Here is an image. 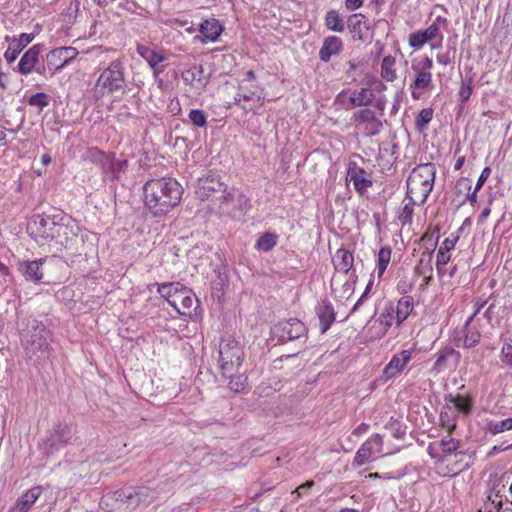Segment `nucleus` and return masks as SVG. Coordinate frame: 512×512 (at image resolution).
Returning a JSON list of instances; mask_svg holds the SVG:
<instances>
[{
	"instance_id": "nucleus-44",
	"label": "nucleus",
	"mask_w": 512,
	"mask_h": 512,
	"mask_svg": "<svg viewBox=\"0 0 512 512\" xmlns=\"http://www.w3.org/2000/svg\"><path fill=\"white\" fill-rule=\"evenodd\" d=\"M395 58L392 56H385L381 63V76L388 82H392L396 79V71L394 69Z\"/></svg>"
},
{
	"instance_id": "nucleus-3",
	"label": "nucleus",
	"mask_w": 512,
	"mask_h": 512,
	"mask_svg": "<svg viewBox=\"0 0 512 512\" xmlns=\"http://www.w3.org/2000/svg\"><path fill=\"white\" fill-rule=\"evenodd\" d=\"M61 220H67V217L62 212H57L52 215H34L28 223L27 230L38 244L44 245L54 240Z\"/></svg>"
},
{
	"instance_id": "nucleus-59",
	"label": "nucleus",
	"mask_w": 512,
	"mask_h": 512,
	"mask_svg": "<svg viewBox=\"0 0 512 512\" xmlns=\"http://www.w3.org/2000/svg\"><path fill=\"white\" fill-rule=\"evenodd\" d=\"M502 362L512 366V340L504 343L501 350Z\"/></svg>"
},
{
	"instance_id": "nucleus-42",
	"label": "nucleus",
	"mask_w": 512,
	"mask_h": 512,
	"mask_svg": "<svg viewBox=\"0 0 512 512\" xmlns=\"http://www.w3.org/2000/svg\"><path fill=\"white\" fill-rule=\"evenodd\" d=\"M457 415L452 411V407L447 405L446 410H442L440 413V424L443 428H446L448 433L451 434L456 429Z\"/></svg>"
},
{
	"instance_id": "nucleus-36",
	"label": "nucleus",
	"mask_w": 512,
	"mask_h": 512,
	"mask_svg": "<svg viewBox=\"0 0 512 512\" xmlns=\"http://www.w3.org/2000/svg\"><path fill=\"white\" fill-rule=\"evenodd\" d=\"M183 287L179 282L162 283L158 285L157 291L169 305L176 307V301L172 298L177 297L176 295L180 294Z\"/></svg>"
},
{
	"instance_id": "nucleus-48",
	"label": "nucleus",
	"mask_w": 512,
	"mask_h": 512,
	"mask_svg": "<svg viewBox=\"0 0 512 512\" xmlns=\"http://www.w3.org/2000/svg\"><path fill=\"white\" fill-rule=\"evenodd\" d=\"M166 60V56L162 51L153 50L149 57L146 59L149 66L152 68L154 75H159L163 72L164 67L159 64Z\"/></svg>"
},
{
	"instance_id": "nucleus-5",
	"label": "nucleus",
	"mask_w": 512,
	"mask_h": 512,
	"mask_svg": "<svg viewBox=\"0 0 512 512\" xmlns=\"http://www.w3.org/2000/svg\"><path fill=\"white\" fill-rule=\"evenodd\" d=\"M73 436L72 427L65 421L58 420L39 441V447L47 457H50L69 445Z\"/></svg>"
},
{
	"instance_id": "nucleus-6",
	"label": "nucleus",
	"mask_w": 512,
	"mask_h": 512,
	"mask_svg": "<svg viewBox=\"0 0 512 512\" xmlns=\"http://www.w3.org/2000/svg\"><path fill=\"white\" fill-rule=\"evenodd\" d=\"M125 86L124 66L118 61H112L97 79L95 94L104 96L122 89Z\"/></svg>"
},
{
	"instance_id": "nucleus-4",
	"label": "nucleus",
	"mask_w": 512,
	"mask_h": 512,
	"mask_svg": "<svg viewBox=\"0 0 512 512\" xmlns=\"http://www.w3.org/2000/svg\"><path fill=\"white\" fill-rule=\"evenodd\" d=\"M245 353L240 341L228 337L219 344V368L222 375L238 373L244 361Z\"/></svg>"
},
{
	"instance_id": "nucleus-13",
	"label": "nucleus",
	"mask_w": 512,
	"mask_h": 512,
	"mask_svg": "<svg viewBox=\"0 0 512 512\" xmlns=\"http://www.w3.org/2000/svg\"><path fill=\"white\" fill-rule=\"evenodd\" d=\"M353 120L358 124H364V134L367 137H374L378 135L383 129V123L376 117L373 110L364 108L358 110L353 115Z\"/></svg>"
},
{
	"instance_id": "nucleus-38",
	"label": "nucleus",
	"mask_w": 512,
	"mask_h": 512,
	"mask_svg": "<svg viewBox=\"0 0 512 512\" xmlns=\"http://www.w3.org/2000/svg\"><path fill=\"white\" fill-rule=\"evenodd\" d=\"M445 401L447 405L451 404L457 412L469 414L472 410V400L468 396L447 394Z\"/></svg>"
},
{
	"instance_id": "nucleus-12",
	"label": "nucleus",
	"mask_w": 512,
	"mask_h": 512,
	"mask_svg": "<svg viewBox=\"0 0 512 512\" xmlns=\"http://www.w3.org/2000/svg\"><path fill=\"white\" fill-rule=\"evenodd\" d=\"M130 496L131 492H129V487L108 492L102 496L100 506L107 512L131 511L133 509L130 507Z\"/></svg>"
},
{
	"instance_id": "nucleus-45",
	"label": "nucleus",
	"mask_w": 512,
	"mask_h": 512,
	"mask_svg": "<svg viewBox=\"0 0 512 512\" xmlns=\"http://www.w3.org/2000/svg\"><path fill=\"white\" fill-rule=\"evenodd\" d=\"M112 156L106 155L104 152L99 150L97 147H92L87 150V158L93 163L100 166L102 172L104 171L106 164Z\"/></svg>"
},
{
	"instance_id": "nucleus-23",
	"label": "nucleus",
	"mask_w": 512,
	"mask_h": 512,
	"mask_svg": "<svg viewBox=\"0 0 512 512\" xmlns=\"http://www.w3.org/2000/svg\"><path fill=\"white\" fill-rule=\"evenodd\" d=\"M33 33H22L19 38H13L8 49L4 53V58L8 63L14 62L22 50L34 40Z\"/></svg>"
},
{
	"instance_id": "nucleus-39",
	"label": "nucleus",
	"mask_w": 512,
	"mask_h": 512,
	"mask_svg": "<svg viewBox=\"0 0 512 512\" xmlns=\"http://www.w3.org/2000/svg\"><path fill=\"white\" fill-rule=\"evenodd\" d=\"M375 98L373 91L369 88H361L352 91L349 101L354 107L368 106Z\"/></svg>"
},
{
	"instance_id": "nucleus-53",
	"label": "nucleus",
	"mask_w": 512,
	"mask_h": 512,
	"mask_svg": "<svg viewBox=\"0 0 512 512\" xmlns=\"http://www.w3.org/2000/svg\"><path fill=\"white\" fill-rule=\"evenodd\" d=\"M439 446L446 455L457 454L460 442L454 438H443L440 440Z\"/></svg>"
},
{
	"instance_id": "nucleus-61",
	"label": "nucleus",
	"mask_w": 512,
	"mask_h": 512,
	"mask_svg": "<svg viewBox=\"0 0 512 512\" xmlns=\"http://www.w3.org/2000/svg\"><path fill=\"white\" fill-rule=\"evenodd\" d=\"M10 273L6 265L0 261V290H3L10 282Z\"/></svg>"
},
{
	"instance_id": "nucleus-32",
	"label": "nucleus",
	"mask_w": 512,
	"mask_h": 512,
	"mask_svg": "<svg viewBox=\"0 0 512 512\" xmlns=\"http://www.w3.org/2000/svg\"><path fill=\"white\" fill-rule=\"evenodd\" d=\"M411 68L416 73V77L410 85V88L413 89L411 95L413 99L417 100L420 98V95L415 90L430 88L432 86V74L431 72L419 70L417 67Z\"/></svg>"
},
{
	"instance_id": "nucleus-54",
	"label": "nucleus",
	"mask_w": 512,
	"mask_h": 512,
	"mask_svg": "<svg viewBox=\"0 0 512 512\" xmlns=\"http://www.w3.org/2000/svg\"><path fill=\"white\" fill-rule=\"evenodd\" d=\"M508 430H512V418L489 423V431L492 434H498Z\"/></svg>"
},
{
	"instance_id": "nucleus-43",
	"label": "nucleus",
	"mask_w": 512,
	"mask_h": 512,
	"mask_svg": "<svg viewBox=\"0 0 512 512\" xmlns=\"http://www.w3.org/2000/svg\"><path fill=\"white\" fill-rule=\"evenodd\" d=\"M391 254H392V250L388 246L382 247L379 250L378 256H377V267H376L378 278H381L383 276L388 264L390 263Z\"/></svg>"
},
{
	"instance_id": "nucleus-41",
	"label": "nucleus",
	"mask_w": 512,
	"mask_h": 512,
	"mask_svg": "<svg viewBox=\"0 0 512 512\" xmlns=\"http://www.w3.org/2000/svg\"><path fill=\"white\" fill-rule=\"evenodd\" d=\"M326 27L334 32H343L345 30V24L343 19L340 17L336 10H330L325 16Z\"/></svg>"
},
{
	"instance_id": "nucleus-51",
	"label": "nucleus",
	"mask_w": 512,
	"mask_h": 512,
	"mask_svg": "<svg viewBox=\"0 0 512 512\" xmlns=\"http://www.w3.org/2000/svg\"><path fill=\"white\" fill-rule=\"evenodd\" d=\"M365 16L362 14H353L348 18L347 25L350 31L354 34H357L359 39L362 38V30L361 27L364 24Z\"/></svg>"
},
{
	"instance_id": "nucleus-55",
	"label": "nucleus",
	"mask_w": 512,
	"mask_h": 512,
	"mask_svg": "<svg viewBox=\"0 0 512 512\" xmlns=\"http://www.w3.org/2000/svg\"><path fill=\"white\" fill-rule=\"evenodd\" d=\"M28 104L30 106L39 107L40 110H42L44 107L48 106V104H49L48 95L43 92L35 93L29 97Z\"/></svg>"
},
{
	"instance_id": "nucleus-25",
	"label": "nucleus",
	"mask_w": 512,
	"mask_h": 512,
	"mask_svg": "<svg viewBox=\"0 0 512 512\" xmlns=\"http://www.w3.org/2000/svg\"><path fill=\"white\" fill-rule=\"evenodd\" d=\"M366 171L358 167L356 164L350 165L347 172V177L353 182L355 190L363 195L368 187L372 186V181L365 177Z\"/></svg>"
},
{
	"instance_id": "nucleus-21",
	"label": "nucleus",
	"mask_w": 512,
	"mask_h": 512,
	"mask_svg": "<svg viewBox=\"0 0 512 512\" xmlns=\"http://www.w3.org/2000/svg\"><path fill=\"white\" fill-rule=\"evenodd\" d=\"M129 492H131L130 507H132L133 510L140 505L148 506L157 497L155 490L145 486H129Z\"/></svg>"
},
{
	"instance_id": "nucleus-1",
	"label": "nucleus",
	"mask_w": 512,
	"mask_h": 512,
	"mask_svg": "<svg viewBox=\"0 0 512 512\" xmlns=\"http://www.w3.org/2000/svg\"><path fill=\"white\" fill-rule=\"evenodd\" d=\"M20 345L25 358L33 364L50 360L53 347V334L47 326L30 316L22 318L18 324Z\"/></svg>"
},
{
	"instance_id": "nucleus-56",
	"label": "nucleus",
	"mask_w": 512,
	"mask_h": 512,
	"mask_svg": "<svg viewBox=\"0 0 512 512\" xmlns=\"http://www.w3.org/2000/svg\"><path fill=\"white\" fill-rule=\"evenodd\" d=\"M416 204H412V201L409 200L407 204L404 205L401 212L399 213L398 219L401 221L403 225L410 224L413 218V207Z\"/></svg>"
},
{
	"instance_id": "nucleus-8",
	"label": "nucleus",
	"mask_w": 512,
	"mask_h": 512,
	"mask_svg": "<svg viewBox=\"0 0 512 512\" xmlns=\"http://www.w3.org/2000/svg\"><path fill=\"white\" fill-rule=\"evenodd\" d=\"M272 333L281 342L299 340L306 337L307 328L303 322L297 318H290L278 322L272 328Z\"/></svg>"
},
{
	"instance_id": "nucleus-11",
	"label": "nucleus",
	"mask_w": 512,
	"mask_h": 512,
	"mask_svg": "<svg viewBox=\"0 0 512 512\" xmlns=\"http://www.w3.org/2000/svg\"><path fill=\"white\" fill-rule=\"evenodd\" d=\"M383 450V438L379 434L369 437L357 450L353 459V467H361L366 463L373 461L376 454Z\"/></svg>"
},
{
	"instance_id": "nucleus-22",
	"label": "nucleus",
	"mask_w": 512,
	"mask_h": 512,
	"mask_svg": "<svg viewBox=\"0 0 512 512\" xmlns=\"http://www.w3.org/2000/svg\"><path fill=\"white\" fill-rule=\"evenodd\" d=\"M45 259L25 260L19 263L18 270L24 276L25 280L39 283L43 278L42 264Z\"/></svg>"
},
{
	"instance_id": "nucleus-14",
	"label": "nucleus",
	"mask_w": 512,
	"mask_h": 512,
	"mask_svg": "<svg viewBox=\"0 0 512 512\" xmlns=\"http://www.w3.org/2000/svg\"><path fill=\"white\" fill-rule=\"evenodd\" d=\"M411 358L412 352L410 350H402L394 354L382 372L381 378L383 381L387 382L399 376Z\"/></svg>"
},
{
	"instance_id": "nucleus-7",
	"label": "nucleus",
	"mask_w": 512,
	"mask_h": 512,
	"mask_svg": "<svg viewBox=\"0 0 512 512\" xmlns=\"http://www.w3.org/2000/svg\"><path fill=\"white\" fill-rule=\"evenodd\" d=\"M217 205L222 213L232 214L233 216H236L237 213L244 214L251 207L249 198L234 187L227 188Z\"/></svg>"
},
{
	"instance_id": "nucleus-19",
	"label": "nucleus",
	"mask_w": 512,
	"mask_h": 512,
	"mask_svg": "<svg viewBox=\"0 0 512 512\" xmlns=\"http://www.w3.org/2000/svg\"><path fill=\"white\" fill-rule=\"evenodd\" d=\"M44 49L43 44H35L30 47L21 57L17 70L23 75L30 74L39 61V56Z\"/></svg>"
},
{
	"instance_id": "nucleus-18",
	"label": "nucleus",
	"mask_w": 512,
	"mask_h": 512,
	"mask_svg": "<svg viewBox=\"0 0 512 512\" xmlns=\"http://www.w3.org/2000/svg\"><path fill=\"white\" fill-rule=\"evenodd\" d=\"M320 321V331L326 333L336 319V313L332 303L327 298H322L315 308Z\"/></svg>"
},
{
	"instance_id": "nucleus-33",
	"label": "nucleus",
	"mask_w": 512,
	"mask_h": 512,
	"mask_svg": "<svg viewBox=\"0 0 512 512\" xmlns=\"http://www.w3.org/2000/svg\"><path fill=\"white\" fill-rule=\"evenodd\" d=\"M127 166V160H115L114 156H112L102 172L103 177L110 181L117 180L120 178V174L126 171Z\"/></svg>"
},
{
	"instance_id": "nucleus-16",
	"label": "nucleus",
	"mask_w": 512,
	"mask_h": 512,
	"mask_svg": "<svg viewBox=\"0 0 512 512\" xmlns=\"http://www.w3.org/2000/svg\"><path fill=\"white\" fill-rule=\"evenodd\" d=\"M406 185V198L411 200L412 204L418 205H421L426 201L433 188L431 186L425 185L421 181L414 180V176H408Z\"/></svg>"
},
{
	"instance_id": "nucleus-47",
	"label": "nucleus",
	"mask_w": 512,
	"mask_h": 512,
	"mask_svg": "<svg viewBox=\"0 0 512 512\" xmlns=\"http://www.w3.org/2000/svg\"><path fill=\"white\" fill-rule=\"evenodd\" d=\"M188 119L197 128L205 129L208 126V114L202 109H191Z\"/></svg>"
},
{
	"instance_id": "nucleus-58",
	"label": "nucleus",
	"mask_w": 512,
	"mask_h": 512,
	"mask_svg": "<svg viewBox=\"0 0 512 512\" xmlns=\"http://www.w3.org/2000/svg\"><path fill=\"white\" fill-rule=\"evenodd\" d=\"M481 334L477 330L468 331L464 338V346L467 348L475 347L480 342Z\"/></svg>"
},
{
	"instance_id": "nucleus-31",
	"label": "nucleus",
	"mask_w": 512,
	"mask_h": 512,
	"mask_svg": "<svg viewBox=\"0 0 512 512\" xmlns=\"http://www.w3.org/2000/svg\"><path fill=\"white\" fill-rule=\"evenodd\" d=\"M223 31V27L217 19L204 20L199 26V32L206 41L215 42Z\"/></svg>"
},
{
	"instance_id": "nucleus-52",
	"label": "nucleus",
	"mask_w": 512,
	"mask_h": 512,
	"mask_svg": "<svg viewBox=\"0 0 512 512\" xmlns=\"http://www.w3.org/2000/svg\"><path fill=\"white\" fill-rule=\"evenodd\" d=\"M242 100L245 102L253 101L254 104L258 106H262L263 104V98L261 95L251 90L237 93L235 96V103L239 105V102Z\"/></svg>"
},
{
	"instance_id": "nucleus-40",
	"label": "nucleus",
	"mask_w": 512,
	"mask_h": 512,
	"mask_svg": "<svg viewBox=\"0 0 512 512\" xmlns=\"http://www.w3.org/2000/svg\"><path fill=\"white\" fill-rule=\"evenodd\" d=\"M277 241L278 236L275 233L265 232L257 239L255 247L259 251L269 252L277 245Z\"/></svg>"
},
{
	"instance_id": "nucleus-17",
	"label": "nucleus",
	"mask_w": 512,
	"mask_h": 512,
	"mask_svg": "<svg viewBox=\"0 0 512 512\" xmlns=\"http://www.w3.org/2000/svg\"><path fill=\"white\" fill-rule=\"evenodd\" d=\"M78 239L77 233L74 231V225L70 218L61 220L58 225L54 240L65 249H73L74 242Z\"/></svg>"
},
{
	"instance_id": "nucleus-20",
	"label": "nucleus",
	"mask_w": 512,
	"mask_h": 512,
	"mask_svg": "<svg viewBox=\"0 0 512 512\" xmlns=\"http://www.w3.org/2000/svg\"><path fill=\"white\" fill-rule=\"evenodd\" d=\"M439 38L441 42L443 39L442 34L440 33L439 27L436 25H430L428 28L424 30H418L409 35V45L414 49H419L424 46L427 42Z\"/></svg>"
},
{
	"instance_id": "nucleus-24",
	"label": "nucleus",
	"mask_w": 512,
	"mask_h": 512,
	"mask_svg": "<svg viewBox=\"0 0 512 512\" xmlns=\"http://www.w3.org/2000/svg\"><path fill=\"white\" fill-rule=\"evenodd\" d=\"M42 494L41 486H34L19 497L8 512H28Z\"/></svg>"
},
{
	"instance_id": "nucleus-37",
	"label": "nucleus",
	"mask_w": 512,
	"mask_h": 512,
	"mask_svg": "<svg viewBox=\"0 0 512 512\" xmlns=\"http://www.w3.org/2000/svg\"><path fill=\"white\" fill-rule=\"evenodd\" d=\"M458 238L449 239L446 238L438 250L436 258V267L439 274L443 272V266H445L450 260V250H452L456 244Z\"/></svg>"
},
{
	"instance_id": "nucleus-35",
	"label": "nucleus",
	"mask_w": 512,
	"mask_h": 512,
	"mask_svg": "<svg viewBox=\"0 0 512 512\" xmlns=\"http://www.w3.org/2000/svg\"><path fill=\"white\" fill-rule=\"evenodd\" d=\"M436 361L433 366V370L440 372L448 367V360L455 358L456 361L460 359V353L452 347H445L441 349L436 355Z\"/></svg>"
},
{
	"instance_id": "nucleus-49",
	"label": "nucleus",
	"mask_w": 512,
	"mask_h": 512,
	"mask_svg": "<svg viewBox=\"0 0 512 512\" xmlns=\"http://www.w3.org/2000/svg\"><path fill=\"white\" fill-rule=\"evenodd\" d=\"M433 118V109L432 108H424L422 109L415 119V128L418 132H423L427 125Z\"/></svg>"
},
{
	"instance_id": "nucleus-34",
	"label": "nucleus",
	"mask_w": 512,
	"mask_h": 512,
	"mask_svg": "<svg viewBox=\"0 0 512 512\" xmlns=\"http://www.w3.org/2000/svg\"><path fill=\"white\" fill-rule=\"evenodd\" d=\"M333 263L336 270L348 273L354 264L353 254L347 249L340 248L334 256Z\"/></svg>"
},
{
	"instance_id": "nucleus-62",
	"label": "nucleus",
	"mask_w": 512,
	"mask_h": 512,
	"mask_svg": "<svg viewBox=\"0 0 512 512\" xmlns=\"http://www.w3.org/2000/svg\"><path fill=\"white\" fill-rule=\"evenodd\" d=\"M398 290L405 296L413 288V281L406 275L403 277V281H400L397 286Z\"/></svg>"
},
{
	"instance_id": "nucleus-64",
	"label": "nucleus",
	"mask_w": 512,
	"mask_h": 512,
	"mask_svg": "<svg viewBox=\"0 0 512 512\" xmlns=\"http://www.w3.org/2000/svg\"><path fill=\"white\" fill-rule=\"evenodd\" d=\"M490 174H491V168L490 167H485L482 170V172H481V174H480V176H479V178L477 180L476 186H475L476 191H479L481 189V187L484 185V183L489 178Z\"/></svg>"
},
{
	"instance_id": "nucleus-29",
	"label": "nucleus",
	"mask_w": 512,
	"mask_h": 512,
	"mask_svg": "<svg viewBox=\"0 0 512 512\" xmlns=\"http://www.w3.org/2000/svg\"><path fill=\"white\" fill-rule=\"evenodd\" d=\"M436 175L434 163L420 164L413 169L409 176H414V180L423 182L425 185L433 187Z\"/></svg>"
},
{
	"instance_id": "nucleus-15",
	"label": "nucleus",
	"mask_w": 512,
	"mask_h": 512,
	"mask_svg": "<svg viewBox=\"0 0 512 512\" xmlns=\"http://www.w3.org/2000/svg\"><path fill=\"white\" fill-rule=\"evenodd\" d=\"M185 83L190 84L193 88L203 90L210 81V74L207 73L201 64H195L182 73Z\"/></svg>"
},
{
	"instance_id": "nucleus-27",
	"label": "nucleus",
	"mask_w": 512,
	"mask_h": 512,
	"mask_svg": "<svg viewBox=\"0 0 512 512\" xmlns=\"http://www.w3.org/2000/svg\"><path fill=\"white\" fill-rule=\"evenodd\" d=\"M343 49V42L337 36H328L324 39L319 50V58L322 62H329L332 56L340 54Z\"/></svg>"
},
{
	"instance_id": "nucleus-10",
	"label": "nucleus",
	"mask_w": 512,
	"mask_h": 512,
	"mask_svg": "<svg viewBox=\"0 0 512 512\" xmlns=\"http://www.w3.org/2000/svg\"><path fill=\"white\" fill-rule=\"evenodd\" d=\"M79 54L78 50L71 46L52 49L46 55L48 70L53 75L68 66Z\"/></svg>"
},
{
	"instance_id": "nucleus-9",
	"label": "nucleus",
	"mask_w": 512,
	"mask_h": 512,
	"mask_svg": "<svg viewBox=\"0 0 512 512\" xmlns=\"http://www.w3.org/2000/svg\"><path fill=\"white\" fill-rule=\"evenodd\" d=\"M227 188V185L213 176L199 179L195 193L200 200H210L217 205Z\"/></svg>"
},
{
	"instance_id": "nucleus-2",
	"label": "nucleus",
	"mask_w": 512,
	"mask_h": 512,
	"mask_svg": "<svg viewBox=\"0 0 512 512\" xmlns=\"http://www.w3.org/2000/svg\"><path fill=\"white\" fill-rule=\"evenodd\" d=\"M144 205L152 217L161 218L177 207L183 187L174 178L150 179L143 186Z\"/></svg>"
},
{
	"instance_id": "nucleus-50",
	"label": "nucleus",
	"mask_w": 512,
	"mask_h": 512,
	"mask_svg": "<svg viewBox=\"0 0 512 512\" xmlns=\"http://www.w3.org/2000/svg\"><path fill=\"white\" fill-rule=\"evenodd\" d=\"M396 311L393 302H388L380 314L379 321L386 328H390L395 320Z\"/></svg>"
},
{
	"instance_id": "nucleus-28",
	"label": "nucleus",
	"mask_w": 512,
	"mask_h": 512,
	"mask_svg": "<svg viewBox=\"0 0 512 512\" xmlns=\"http://www.w3.org/2000/svg\"><path fill=\"white\" fill-rule=\"evenodd\" d=\"M432 255H433V251H429L428 249L426 251H424L419 260V265H417L414 268V271L417 275L424 276L423 283L420 284V286H419L420 290H424L432 279V276L430 274L432 272V266H431Z\"/></svg>"
},
{
	"instance_id": "nucleus-26",
	"label": "nucleus",
	"mask_w": 512,
	"mask_h": 512,
	"mask_svg": "<svg viewBox=\"0 0 512 512\" xmlns=\"http://www.w3.org/2000/svg\"><path fill=\"white\" fill-rule=\"evenodd\" d=\"M180 299V305L176 308V311L184 316L192 317L196 314V310L199 307V301L193 295L191 291L185 287L181 290L179 295H176Z\"/></svg>"
},
{
	"instance_id": "nucleus-30",
	"label": "nucleus",
	"mask_w": 512,
	"mask_h": 512,
	"mask_svg": "<svg viewBox=\"0 0 512 512\" xmlns=\"http://www.w3.org/2000/svg\"><path fill=\"white\" fill-rule=\"evenodd\" d=\"M396 315V325L400 326L412 313L414 309V299L412 296H402L396 305H394Z\"/></svg>"
},
{
	"instance_id": "nucleus-60",
	"label": "nucleus",
	"mask_w": 512,
	"mask_h": 512,
	"mask_svg": "<svg viewBox=\"0 0 512 512\" xmlns=\"http://www.w3.org/2000/svg\"><path fill=\"white\" fill-rule=\"evenodd\" d=\"M411 67H417L419 70H422L425 72H431V69L433 68V61L428 56H425L419 62H416L415 60L412 61Z\"/></svg>"
},
{
	"instance_id": "nucleus-57",
	"label": "nucleus",
	"mask_w": 512,
	"mask_h": 512,
	"mask_svg": "<svg viewBox=\"0 0 512 512\" xmlns=\"http://www.w3.org/2000/svg\"><path fill=\"white\" fill-rule=\"evenodd\" d=\"M473 91V80L469 78L467 80L462 81V85L459 91V97L462 102H466L470 99Z\"/></svg>"
},
{
	"instance_id": "nucleus-46",
	"label": "nucleus",
	"mask_w": 512,
	"mask_h": 512,
	"mask_svg": "<svg viewBox=\"0 0 512 512\" xmlns=\"http://www.w3.org/2000/svg\"><path fill=\"white\" fill-rule=\"evenodd\" d=\"M224 378L229 379L228 387L231 391L241 392L245 388L247 377L240 373H233L232 375H222Z\"/></svg>"
},
{
	"instance_id": "nucleus-63",
	"label": "nucleus",
	"mask_w": 512,
	"mask_h": 512,
	"mask_svg": "<svg viewBox=\"0 0 512 512\" xmlns=\"http://www.w3.org/2000/svg\"><path fill=\"white\" fill-rule=\"evenodd\" d=\"M455 190L458 194L462 193L463 190H471V180L469 178H461L456 182Z\"/></svg>"
}]
</instances>
